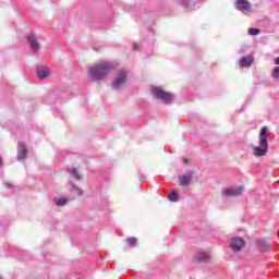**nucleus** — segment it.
Wrapping results in <instances>:
<instances>
[{
	"instance_id": "1",
	"label": "nucleus",
	"mask_w": 279,
	"mask_h": 279,
	"mask_svg": "<svg viewBox=\"0 0 279 279\" xmlns=\"http://www.w3.org/2000/svg\"><path fill=\"white\" fill-rule=\"evenodd\" d=\"M112 71V63L109 61H101L96 65L89 68L88 77L99 82L110 74Z\"/></svg>"
},
{
	"instance_id": "2",
	"label": "nucleus",
	"mask_w": 279,
	"mask_h": 279,
	"mask_svg": "<svg viewBox=\"0 0 279 279\" xmlns=\"http://www.w3.org/2000/svg\"><path fill=\"white\" fill-rule=\"evenodd\" d=\"M269 130L267 128H262L259 132V146L253 147V156L260 158L262 156H267L269 149Z\"/></svg>"
},
{
	"instance_id": "3",
	"label": "nucleus",
	"mask_w": 279,
	"mask_h": 279,
	"mask_svg": "<svg viewBox=\"0 0 279 279\" xmlns=\"http://www.w3.org/2000/svg\"><path fill=\"white\" fill-rule=\"evenodd\" d=\"M244 191L245 186L243 185H228L221 189L220 195L223 199H231V197H241Z\"/></svg>"
},
{
	"instance_id": "4",
	"label": "nucleus",
	"mask_w": 279,
	"mask_h": 279,
	"mask_svg": "<svg viewBox=\"0 0 279 279\" xmlns=\"http://www.w3.org/2000/svg\"><path fill=\"white\" fill-rule=\"evenodd\" d=\"M153 94L165 104H171L174 99L173 94L165 92L161 87H154Z\"/></svg>"
},
{
	"instance_id": "5",
	"label": "nucleus",
	"mask_w": 279,
	"mask_h": 279,
	"mask_svg": "<svg viewBox=\"0 0 279 279\" xmlns=\"http://www.w3.org/2000/svg\"><path fill=\"white\" fill-rule=\"evenodd\" d=\"M229 247L234 254H239L245 247V240L241 236H233L230 239Z\"/></svg>"
},
{
	"instance_id": "6",
	"label": "nucleus",
	"mask_w": 279,
	"mask_h": 279,
	"mask_svg": "<svg viewBox=\"0 0 279 279\" xmlns=\"http://www.w3.org/2000/svg\"><path fill=\"white\" fill-rule=\"evenodd\" d=\"M128 81V72L125 70H120L113 80L112 88L114 90H119L122 86L125 85V82Z\"/></svg>"
},
{
	"instance_id": "7",
	"label": "nucleus",
	"mask_w": 279,
	"mask_h": 279,
	"mask_svg": "<svg viewBox=\"0 0 279 279\" xmlns=\"http://www.w3.org/2000/svg\"><path fill=\"white\" fill-rule=\"evenodd\" d=\"M26 39L31 51H33V53H38V51H40V41H38V37H36L34 33H31L26 36Z\"/></svg>"
},
{
	"instance_id": "8",
	"label": "nucleus",
	"mask_w": 279,
	"mask_h": 279,
	"mask_svg": "<svg viewBox=\"0 0 279 279\" xmlns=\"http://www.w3.org/2000/svg\"><path fill=\"white\" fill-rule=\"evenodd\" d=\"M255 247L256 250H258V252H260V254H265L267 252H270L271 244H269V242H267L266 240L259 239L256 240Z\"/></svg>"
},
{
	"instance_id": "9",
	"label": "nucleus",
	"mask_w": 279,
	"mask_h": 279,
	"mask_svg": "<svg viewBox=\"0 0 279 279\" xmlns=\"http://www.w3.org/2000/svg\"><path fill=\"white\" fill-rule=\"evenodd\" d=\"M191 180H193V172L179 175V184L183 189H187L189 184H191Z\"/></svg>"
},
{
	"instance_id": "10",
	"label": "nucleus",
	"mask_w": 279,
	"mask_h": 279,
	"mask_svg": "<svg viewBox=\"0 0 279 279\" xmlns=\"http://www.w3.org/2000/svg\"><path fill=\"white\" fill-rule=\"evenodd\" d=\"M51 75V70L45 65L38 68L37 70V78L38 80H47Z\"/></svg>"
},
{
	"instance_id": "11",
	"label": "nucleus",
	"mask_w": 279,
	"mask_h": 279,
	"mask_svg": "<svg viewBox=\"0 0 279 279\" xmlns=\"http://www.w3.org/2000/svg\"><path fill=\"white\" fill-rule=\"evenodd\" d=\"M27 158V148L25 147V143L20 142L17 144V160H25Z\"/></svg>"
},
{
	"instance_id": "12",
	"label": "nucleus",
	"mask_w": 279,
	"mask_h": 279,
	"mask_svg": "<svg viewBox=\"0 0 279 279\" xmlns=\"http://www.w3.org/2000/svg\"><path fill=\"white\" fill-rule=\"evenodd\" d=\"M197 260L199 263H207V260H210V254L206 252H201L196 255Z\"/></svg>"
},
{
	"instance_id": "13",
	"label": "nucleus",
	"mask_w": 279,
	"mask_h": 279,
	"mask_svg": "<svg viewBox=\"0 0 279 279\" xmlns=\"http://www.w3.org/2000/svg\"><path fill=\"white\" fill-rule=\"evenodd\" d=\"M68 171H69L70 175L72 178H74V180H80V178H81L80 172L75 168L71 167L68 169Z\"/></svg>"
},
{
	"instance_id": "14",
	"label": "nucleus",
	"mask_w": 279,
	"mask_h": 279,
	"mask_svg": "<svg viewBox=\"0 0 279 279\" xmlns=\"http://www.w3.org/2000/svg\"><path fill=\"white\" fill-rule=\"evenodd\" d=\"M71 192L74 193L75 195H77V197H82V195H84V191H82V189H80L73 184L71 186Z\"/></svg>"
},
{
	"instance_id": "15",
	"label": "nucleus",
	"mask_w": 279,
	"mask_h": 279,
	"mask_svg": "<svg viewBox=\"0 0 279 279\" xmlns=\"http://www.w3.org/2000/svg\"><path fill=\"white\" fill-rule=\"evenodd\" d=\"M236 10L245 12V0H238L235 4Z\"/></svg>"
},
{
	"instance_id": "16",
	"label": "nucleus",
	"mask_w": 279,
	"mask_h": 279,
	"mask_svg": "<svg viewBox=\"0 0 279 279\" xmlns=\"http://www.w3.org/2000/svg\"><path fill=\"white\" fill-rule=\"evenodd\" d=\"M250 36H258V34H262L263 31L260 28H248Z\"/></svg>"
},
{
	"instance_id": "17",
	"label": "nucleus",
	"mask_w": 279,
	"mask_h": 279,
	"mask_svg": "<svg viewBox=\"0 0 279 279\" xmlns=\"http://www.w3.org/2000/svg\"><path fill=\"white\" fill-rule=\"evenodd\" d=\"M254 64V56L248 54L245 57V66H252Z\"/></svg>"
},
{
	"instance_id": "18",
	"label": "nucleus",
	"mask_w": 279,
	"mask_h": 279,
	"mask_svg": "<svg viewBox=\"0 0 279 279\" xmlns=\"http://www.w3.org/2000/svg\"><path fill=\"white\" fill-rule=\"evenodd\" d=\"M54 204L56 206H66V198H57Z\"/></svg>"
},
{
	"instance_id": "19",
	"label": "nucleus",
	"mask_w": 279,
	"mask_h": 279,
	"mask_svg": "<svg viewBox=\"0 0 279 279\" xmlns=\"http://www.w3.org/2000/svg\"><path fill=\"white\" fill-rule=\"evenodd\" d=\"M168 197H169L170 202H178V193H175L173 191L168 194Z\"/></svg>"
},
{
	"instance_id": "20",
	"label": "nucleus",
	"mask_w": 279,
	"mask_h": 279,
	"mask_svg": "<svg viewBox=\"0 0 279 279\" xmlns=\"http://www.w3.org/2000/svg\"><path fill=\"white\" fill-rule=\"evenodd\" d=\"M272 77H274V80H279V66H275L274 69H272Z\"/></svg>"
},
{
	"instance_id": "21",
	"label": "nucleus",
	"mask_w": 279,
	"mask_h": 279,
	"mask_svg": "<svg viewBox=\"0 0 279 279\" xmlns=\"http://www.w3.org/2000/svg\"><path fill=\"white\" fill-rule=\"evenodd\" d=\"M128 245L134 246L136 245V238H129L126 239Z\"/></svg>"
},
{
	"instance_id": "22",
	"label": "nucleus",
	"mask_w": 279,
	"mask_h": 279,
	"mask_svg": "<svg viewBox=\"0 0 279 279\" xmlns=\"http://www.w3.org/2000/svg\"><path fill=\"white\" fill-rule=\"evenodd\" d=\"M240 66L243 69V68H245V57H242L241 59H240Z\"/></svg>"
},
{
	"instance_id": "23",
	"label": "nucleus",
	"mask_w": 279,
	"mask_h": 279,
	"mask_svg": "<svg viewBox=\"0 0 279 279\" xmlns=\"http://www.w3.org/2000/svg\"><path fill=\"white\" fill-rule=\"evenodd\" d=\"M245 10L248 11L250 10V2L245 1Z\"/></svg>"
},
{
	"instance_id": "24",
	"label": "nucleus",
	"mask_w": 279,
	"mask_h": 279,
	"mask_svg": "<svg viewBox=\"0 0 279 279\" xmlns=\"http://www.w3.org/2000/svg\"><path fill=\"white\" fill-rule=\"evenodd\" d=\"M133 49H134L135 51H137V50H138V45L135 44V45L133 46Z\"/></svg>"
},
{
	"instance_id": "25",
	"label": "nucleus",
	"mask_w": 279,
	"mask_h": 279,
	"mask_svg": "<svg viewBox=\"0 0 279 279\" xmlns=\"http://www.w3.org/2000/svg\"><path fill=\"white\" fill-rule=\"evenodd\" d=\"M5 186H7L8 189H12V185H11V184L5 183Z\"/></svg>"
},
{
	"instance_id": "26",
	"label": "nucleus",
	"mask_w": 279,
	"mask_h": 279,
	"mask_svg": "<svg viewBox=\"0 0 279 279\" xmlns=\"http://www.w3.org/2000/svg\"><path fill=\"white\" fill-rule=\"evenodd\" d=\"M184 8H186V5H189V2H183Z\"/></svg>"
},
{
	"instance_id": "27",
	"label": "nucleus",
	"mask_w": 279,
	"mask_h": 279,
	"mask_svg": "<svg viewBox=\"0 0 279 279\" xmlns=\"http://www.w3.org/2000/svg\"><path fill=\"white\" fill-rule=\"evenodd\" d=\"M1 165H3V160H2L1 157H0V167H1Z\"/></svg>"
}]
</instances>
